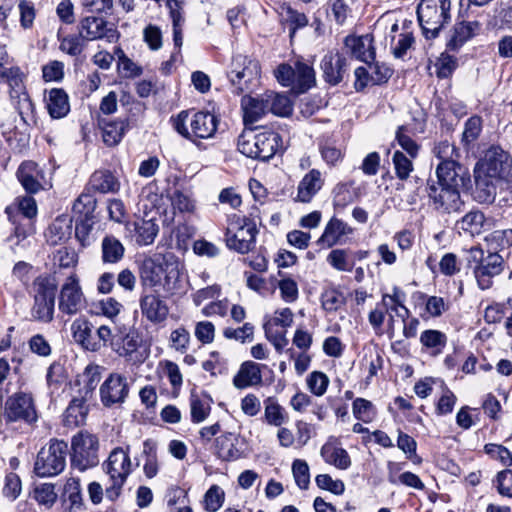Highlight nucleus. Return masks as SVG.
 Listing matches in <instances>:
<instances>
[{"label":"nucleus","mask_w":512,"mask_h":512,"mask_svg":"<svg viewBox=\"0 0 512 512\" xmlns=\"http://www.w3.org/2000/svg\"><path fill=\"white\" fill-rule=\"evenodd\" d=\"M348 60L345 55L337 52H328L321 60L320 68L326 83L331 86L340 84L348 76Z\"/></svg>","instance_id":"17"},{"label":"nucleus","mask_w":512,"mask_h":512,"mask_svg":"<svg viewBox=\"0 0 512 512\" xmlns=\"http://www.w3.org/2000/svg\"><path fill=\"white\" fill-rule=\"evenodd\" d=\"M481 172L494 178H504L509 174L511 159L509 154L499 147H492L485 155L484 161L479 166Z\"/></svg>","instance_id":"19"},{"label":"nucleus","mask_w":512,"mask_h":512,"mask_svg":"<svg viewBox=\"0 0 512 512\" xmlns=\"http://www.w3.org/2000/svg\"><path fill=\"white\" fill-rule=\"evenodd\" d=\"M135 241L138 245L146 246L154 242L159 226L153 219H139L134 222Z\"/></svg>","instance_id":"42"},{"label":"nucleus","mask_w":512,"mask_h":512,"mask_svg":"<svg viewBox=\"0 0 512 512\" xmlns=\"http://www.w3.org/2000/svg\"><path fill=\"white\" fill-rule=\"evenodd\" d=\"M12 100L23 123L26 125L35 124V105L27 91L15 94V98Z\"/></svg>","instance_id":"48"},{"label":"nucleus","mask_w":512,"mask_h":512,"mask_svg":"<svg viewBox=\"0 0 512 512\" xmlns=\"http://www.w3.org/2000/svg\"><path fill=\"white\" fill-rule=\"evenodd\" d=\"M460 191V189L435 184L433 178L426 180V186L424 188L429 206L441 215H449L463 211L465 203L461 198Z\"/></svg>","instance_id":"9"},{"label":"nucleus","mask_w":512,"mask_h":512,"mask_svg":"<svg viewBox=\"0 0 512 512\" xmlns=\"http://www.w3.org/2000/svg\"><path fill=\"white\" fill-rule=\"evenodd\" d=\"M292 472L297 486L302 489H308L310 483L309 467L306 461L296 459L292 463Z\"/></svg>","instance_id":"60"},{"label":"nucleus","mask_w":512,"mask_h":512,"mask_svg":"<svg viewBox=\"0 0 512 512\" xmlns=\"http://www.w3.org/2000/svg\"><path fill=\"white\" fill-rule=\"evenodd\" d=\"M83 376L85 377V384L83 389L80 390V393L83 392L82 397L87 399V397L94 392L101 380L100 366L88 365L84 370Z\"/></svg>","instance_id":"54"},{"label":"nucleus","mask_w":512,"mask_h":512,"mask_svg":"<svg viewBox=\"0 0 512 512\" xmlns=\"http://www.w3.org/2000/svg\"><path fill=\"white\" fill-rule=\"evenodd\" d=\"M139 305L143 317L153 324L164 322L169 315V306L158 290H143Z\"/></svg>","instance_id":"15"},{"label":"nucleus","mask_w":512,"mask_h":512,"mask_svg":"<svg viewBox=\"0 0 512 512\" xmlns=\"http://www.w3.org/2000/svg\"><path fill=\"white\" fill-rule=\"evenodd\" d=\"M265 97H267L268 102V113L280 117H288L292 114L293 103L287 95L267 90Z\"/></svg>","instance_id":"40"},{"label":"nucleus","mask_w":512,"mask_h":512,"mask_svg":"<svg viewBox=\"0 0 512 512\" xmlns=\"http://www.w3.org/2000/svg\"><path fill=\"white\" fill-rule=\"evenodd\" d=\"M16 174L27 193L35 194L42 189L41 181L44 179V171L36 162L31 160L22 162Z\"/></svg>","instance_id":"22"},{"label":"nucleus","mask_w":512,"mask_h":512,"mask_svg":"<svg viewBox=\"0 0 512 512\" xmlns=\"http://www.w3.org/2000/svg\"><path fill=\"white\" fill-rule=\"evenodd\" d=\"M242 445L243 440L239 435L226 432L216 437L214 441V454L225 462L236 461L243 456Z\"/></svg>","instance_id":"21"},{"label":"nucleus","mask_w":512,"mask_h":512,"mask_svg":"<svg viewBox=\"0 0 512 512\" xmlns=\"http://www.w3.org/2000/svg\"><path fill=\"white\" fill-rule=\"evenodd\" d=\"M37 212V203L32 196L17 197L12 204L8 205L5 208V214L13 225L8 241L16 238V245H19L27 237L33 235Z\"/></svg>","instance_id":"5"},{"label":"nucleus","mask_w":512,"mask_h":512,"mask_svg":"<svg viewBox=\"0 0 512 512\" xmlns=\"http://www.w3.org/2000/svg\"><path fill=\"white\" fill-rule=\"evenodd\" d=\"M396 176L400 180H406L413 170L412 161L401 151H395L392 157Z\"/></svg>","instance_id":"59"},{"label":"nucleus","mask_w":512,"mask_h":512,"mask_svg":"<svg viewBox=\"0 0 512 512\" xmlns=\"http://www.w3.org/2000/svg\"><path fill=\"white\" fill-rule=\"evenodd\" d=\"M493 178L494 177L481 172L479 163H477L474 169L475 190L473 192V197L477 202L488 204L494 201L496 186L493 183Z\"/></svg>","instance_id":"28"},{"label":"nucleus","mask_w":512,"mask_h":512,"mask_svg":"<svg viewBox=\"0 0 512 512\" xmlns=\"http://www.w3.org/2000/svg\"><path fill=\"white\" fill-rule=\"evenodd\" d=\"M68 444L64 440L51 439L48 447H43L37 454L34 472L39 477H52L60 474L66 465Z\"/></svg>","instance_id":"8"},{"label":"nucleus","mask_w":512,"mask_h":512,"mask_svg":"<svg viewBox=\"0 0 512 512\" xmlns=\"http://www.w3.org/2000/svg\"><path fill=\"white\" fill-rule=\"evenodd\" d=\"M408 128L405 125H401L396 131V140L403 150L411 158H415L418 155L419 145L407 134Z\"/></svg>","instance_id":"57"},{"label":"nucleus","mask_w":512,"mask_h":512,"mask_svg":"<svg viewBox=\"0 0 512 512\" xmlns=\"http://www.w3.org/2000/svg\"><path fill=\"white\" fill-rule=\"evenodd\" d=\"M353 233V229L341 219L332 217L326 224L324 232L317 240V245L322 248H331L341 243L344 235Z\"/></svg>","instance_id":"26"},{"label":"nucleus","mask_w":512,"mask_h":512,"mask_svg":"<svg viewBox=\"0 0 512 512\" xmlns=\"http://www.w3.org/2000/svg\"><path fill=\"white\" fill-rule=\"evenodd\" d=\"M23 80L24 74L18 66L5 68L0 63V81L9 85L11 99L15 98V94L26 91Z\"/></svg>","instance_id":"46"},{"label":"nucleus","mask_w":512,"mask_h":512,"mask_svg":"<svg viewBox=\"0 0 512 512\" xmlns=\"http://www.w3.org/2000/svg\"><path fill=\"white\" fill-rule=\"evenodd\" d=\"M71 330L75 342L84 349L98 351L101 348V344H99V341H97L96 336L93 334L94 326L87 319L79 318L74 320Z\"/></svg>","instance_id":"25"},{"label":"nucleus","mask_w":512,"mask_h":512,"mask_svg":"<svg viewBox=\"0 0 512 512\" xmlns=\"http://www.w3.org/2000/svg\"><path fill=\"white\" fill-rule=\"evenodd\" d=\"M481 25L478 21H460L453 26L451 38L446 47L450 51H458L467 41L472 39L479 31Z\"/></svg>","instance_id":"29"},{"label":"nucleus","mask_w":512,"mask_h":512,"mask_svg":"<svg viewBox=\"0 0 512 512\" xmlns=\"http://www.w3.org/2000/svg\"><path fill=\"white\" fill-rule=\"evenodd\" d=\"M257 234L253 219L234 216L225 231L226 246L239 254H247L255 248Z\"/></svg>","instance_id":"7"},{"label":"nucleus","mask_w":512,"mask_h":512,"mask_svg":"<svg viewBox=\"0 0 512 512\" xmlns=\"http://www.w3.org/2000/svg\"><path fill=\"white\" fill-rule=\"evenodd\" d=\"M128 394L127 378L118 373H111L100 386V399L105 407L125 402Z\"/></svg>","instance_id":"16"},{"label":"nucleus","mask_w":512,"mask_h":512,"mask_svg":"<svg viewBox=\"0 0 512 512\" xmlns=\"http://www.w3.org/2000/svg\"><path fill=\"white\" fill-rule=\"evenodd\" d=\"M170 121L179 135L195 144L200 143V139L213 137L218 125L217 116L209 111L182 110Z\"/></svg>","instance_id":"3"},{"label":"nucleus","mask_w":512,"mask_h":512,"mask_svg":"<svg viewBox=\"0 0 512 512\" xmlns=\"http://www.w3.org/2000/svg\"><path fill=\"white\" fill-rule=\"evenodd\" d=\"M125 255L122 242L112 234H107L101 241V261L103 264H117Z\"/></svg>","instance_id":"35"},{"label":"nucleus","mask_w":512,"mask_h":512,"mask_svg":"<svg viewBox=\"0 0 512 512\" xmlns=\"http://www.w3.org/2000/svg\"><path fill=\"white\" fill-rule=\"evenodd\" d=\"M267 97L265 92L257 97L244 96L241 100V106L244 110V123L253 124L268 113Z\"/></svg>","instance_id":"30"},{"label":"nucleus","mask_w":512,"mask_h":512,"mask_svg":"<svg viewBox=\"0 0 512 512\" xmlns=\"http://www.w3.org/2000/svg\"><path fill=\"white\" fill-rule=\"evenodd\" d=\"M368 65L372 69V85L386 84L393 75V69L384 63L369 61Z\"/></svg>","instance_id":"63"},{"label":"nucleus","mask_w":512,"mask_h":512,"mask_svg":"<svg viewBox=\"0 0 512 512\" xmlns=\"http://www.w3.org/2000/svg\"><path fill=\"white\" fill-rule=\"evenodd\" d=\"M139 278L143 290L162 286L164 291L173 294L180 287L179 262L173 254L145 258L139 267Z\"/></svg>","instance_id":"1"},{"label":"nucleus","mask_w":512,"mask_h":512,"mask_svg":"<svg viewBox=\"0 0 512 512\" xmlns=\"http://www.w3.org/2000/svg\"><path fill=\"white\" fill-rule=\"evenodd\" d=\"M237 147L246 157L260 161H268L284 150L283 140L279 133L262 128L244 130L238 137Z\"/></svg>","instance_id":"2"},{"label":"nucleus","mask_w":512,"mask_h":512,"mask_svg":"<svg viewBox=\"0 0 512 512\" xmlns=\"http://www.w3.org/2000/svg\"><path fill=\"white\" fill-rule=\"evenodd\" d=\"M89 189L102 194L116 193L120 189V182L110 170H98L90 177Z\"/></svg>","instance_id":"36"},{"label":"nucleus","mask_w":512,"mask_h":512,"mask_svg":"<svg viewBox=\"0 0 512 512\" xmlns=\"http://www.w3.org/2000/svg\"><path fill=\"white\" fill-rule=\"evenodd\" d=\"M102 467L110 479L123 478V480H127L132 472L129 446L126 449L122 447L114 448L109 454L108 459L102 464Z\"/></svg>","instance_id":"18"},{"label":"nucleus","mask_w":512,"mask_h":512,"mask_svg":"<svg viewBox=\"0 0 512 512\" xmlns=\"http://www.w3.org/2000/svg\"><path fill=\"white\" fill-rule=\"evenodd\" d=\"M295 83L293 84V93L303 94L315 86V71L311 65L297 60L294 63Z\"/></svg>","instance_id":"34"},{"label":"nucleus","mask_w":512,"mask_h":512,"mask_svg":"<svg viewBox=\"0 0 512 512\" xmlns=\"http://www.w3.org/2000/svg\"><path fill=\"white\" fill-rule=\"evenodd\" d=\"M2 417L6 423H35L38 415L32 395L25 392H16L9 396L3 405Z\"/></svg>","instance_id":"11"},{"label":"nucleus","mask_w":512,"mask_h":512,"mask_svg":"<svg viewBox=\"0 0 512 512\" xmlns=\"http://www.w3.org/2000/svg\"><path fill=\"white\" fill-rule=\"evenodd\" d=\"M353 415L357 420L369 422L374 415V407L371 401L364 398H356L353 401Z\"/></svg>","instance_id":"64"},{"label":"nucleus","mask_w":512,"mask_h":512,"mask_svg":"<svg viewBox=\"0 0 512 512\" xmlns=\"http://www.w3.org/2000/svg\"><path fill=\"white\" fill-rule=\"evenodd\" d=\"M320 453L326 463L338 469L346 470L351 466L348 452L344 448L334 447L330 442L322 446Z\"/></svg>","instance_id":"39"},{"label":"nucleus","mask_w":512,"mask_h":512,"mask_svg":"<svg viewBox=\"0 0 512 512\" xmlns=\"http://www.w3.org/2000/svg\"><path fill=\"white\" fill-rule=\"evenodd\" d=\"M420 343L422 347L432 356L441 354L447 344V336L445 333L435 329H427L420 335Z\"/></svg>","instance_id":"43"},{"label":"nucleus","mask_w":512,"mask_h":512,"mask_svg":"<svg viewBox=\"0 0 512 512\" xmlns=\"http://www.w3.org/2000/svg\"><path fill=\"white\" fill-rule=\"evenodd\" d=\"M324 184L321 172L317 169L310 170L300 181L297 191V200L303 203L311 201L313 196Z\"/></svg>","instance_id":"33"},{"label":"nucleus","mask_w":512,"mask_h":512,"mask_svg":"<svg viewBox=\"0 0 512 512\" xmlns=\"http://www.w3.org/2000/svg\"><path fill=\"white\" fill-rule=\"evenodd\" d=\"M355 195L348 183H338L333 189V205L335 209H344L354 202Z\"/></svg>","instance_id":"52"},{"label":"nucleus","mask_w":512,"mask_h":512,"mask_svg":"<svg viewBox=\"0 0 512 512\" xmlns=\"http://www.w3.org/2000/svg\"><path fill=\"white\" fill-rule=\"evenodd\" d=\"M99 440L96 435L80 431L71 440V466L79 471L95 467L99 463Z\"/></svg>","instance_id":"10"},{"label":"nucleus","mask_w":512,"mask_h":512,"mask_svg":"<svg viewBox=\"0 0 512 512\" xmlns=\"http://www.w3.org/2000/svg\"><path fill=\"white\" fill-rule=\"evenodd\" d=\"M141 344V336L135 328H129L127 333H114L110 347L120 357H125L129 360L132 355L137 352Z\"/></svg>","instance_id":"24"},{"label":"nucleus","mask_w":512,"mask_h":512,"mask_svg":"<svg viewBox=\"0 0 512 512\" xmlns=\"http://www.w3.org/2000/svg\"><path fill=\"white\" fill-rule=\"evenodd\" d=\"M482 130V120L479 116L468 118L464 124L462 133V143L466 146L474 142L480 135Z\"/></svg>","instance_id":"55"},{"label":"nucleus","mask_w":512,"mask_h":512,"mask_svg":"<svg viewBox=\"0 0 512 512\" xmlns=\"http://www.w3.org/2000/svg\"><path fill=\"white\" fill-rule=\"evenodd\" d=\"M435 184L456 188L460 190H469L471 188V176L467 167L454 161L439 162L436 167Z\"/></svg>","instance_id":"13"},{"label":"nucleus","mask_w":512,"mask_h":512,"mask_svg":"<svg viewBox=\"0 0 512 512\" xmlns=\"http://www.w3.org/2000/svg\"><path fill=\"white\" fill-rule=\"evenodd\" d=\"M321 303L324 310L334 312L344 305L345 298L338 290L328 289L322 293Z\"/></svg>","instance_id":"61"},{"label":"nucleus","mask_w":512,"mask_h":512,"mask_svg":"<svg viewBox=\"0 0 512 512\" xmlns=\"http://www.w3.org/2000/svg\"><path fill=\"white\" fill-rule=\"evenodd\" d=\"M86 398H73L64 413V425L68 427H77L85 423L88 409L85 406Z\"/></svg>","instance_id":"38"},{"label":"nucleus","mask_w":512,"mask_h":512,"mask_svg":"<svg viewBox=\"0 0 512 512\" xmlns=\"http://www.w3.org/2000/svg\"><path fill=\"white\" fill-rule=\"evenodd\" d=\"M32 497L39 505L51 508L56 503L58 495L54 484L41 483L34 487Z\"/></svg>","instance_id":"50"},{"label":"nucleus","mask_w":512,"mask_h":512,"mask_svg":"<svg viewBox=\"0 0 512 512\" xmlns=\"http://www.w3.org/2000/svg\"><path fill=\"white\" fill-rule=\"evenodd\" d=\"M264 421L271 426L281 427L288 422V413L274 397L264 401Z\"/></svg>","instance_id":"45"},{"label":"nucleus","mask_w":512,"mask_h":512,"mask_svg":"<svg viewBox=\"0 0 512 512\" xmlns=\"http://www.w3.org/2000/svg\"><path fill=\"white\" fill-rule=\"evenodd\" d=\"M329 385V378L320 371H313L307 377V386L310 392L316 396H322Z\"/></svg>","instance_id":"58"},{"label":"nucleus","mask_w":512,"mask_h":512,"mask_svg":"<svg viewBox=\"0 0 512 512\" xmlns=\"http://www.w3.org/2000/svg\"><path fill=\"white\" fill-rule=\"evenodd\" d=\"M57 39L60 43L59 49L73 57H77L82 54L87 45V39L84 34L78 32V34H69L67 36H61L60 30L57 33Z\"/></svg>","instance_id":"44"},{"label":"nucleus","mask_w":512,"mask_h":512,"mask_svg":"<svg viewBox=\"0 0 512 512\" xmlns=\"http://www.w3.org/2000/svg\"><path fill=\"white\" fill-rule=\"evenodd\" d=\"M225 500V493L218 485H212L204 495V509L208 512L219 510Z\"/></svg>","instance_id":"53"},{"label":"nucleus","mask_w":512,"mask_h":512,"mask_svg":"<svg viewBox=\"0 0 512 512\" xmlns=\"http://www.w3.org/2000/svg\"><path fill=\"white\" fill-rule=\"evenodd\" d=\"M344 45L352 57L367 64H369V61H375L376 52L373 46L372 35H348L344 40Z\"/></svg>","instance_id":"23"},{"label":"nucleus","mask_w":512,"mask_h":512,"mask_svg":"<svg viewBox=\"0 0 512 512\" xmlns=\"http://www.w3.org/2000/svg\"><path fill=\"white\" fill-rule=\"evenodd\" d=\"M97 206L96 198L90 192H83L75 200L72 211L75 218H91L96 220L95 210Z\"/></svg>","instance_id":"47"},{"label":"nucleus","mask_w":512,"mask_h":512,"mask_svg":"<svg viewBox=\"0 0 512 512\" xmlns=\"http://www.w3.org/2000/svg\"><path fill=\"white\" fill-rule=\"evenodd\" d=\"M473 261L478 264L474 268V274L480 289L486 290L492 286V278L503 270V258L497 253H489L483 258V250L472 248L470 250Z\"/></svg>","instance_id":"12"},{"label":"nucleus","mask_w":512,"mask_h":512,"mask_svg":"<svg viewBox=\"0 0 512 512\" xmlns=\"http://www.w3.org/2000/svg\"><path fill=\"white\" fill-rule=\"evenodd\" d=\"M58 281L54 274L41 273L34 278L29 294L33 298L31 316L34 320L50 323L54 319Z\"/></svg>","instance_id":"4"},{"label":"nucleus","mask_w":512,"mask_h":512,"mask_svg":"<svg viewBox=\"0 0 512 512\" xmlns=\"http://www.w3.org/2000/svg\"><path fill=\"white\" fill-rule=\"evenodd\" d=\"M261 75V66L259 62L252 63L246 70L237 71V73L227 74L229 82L231 83L233 90L232 93L240 95L247 91L250 87V83L256 80Z\"/></svg>","instance_id":"31"},{"label":"nucleus","mask_w":512,"mask_h":512,"mask_svg":"<svg viewBox=\"0 0 512 512\" xmlns=\"http://www.w3.org/2000/svg\"><path fill=\"white\" fill-rule=\"evenodd\" d=\"M84 295L76 274L70 275L60 289L58 308L65 315L77 314L83 306Z\"/></svg>","instance_id":"14"},{"label":"nucleus","mask_w":512,"mask_h":512,"mask_svg":"<svg viewBox=\"0 0 512 512\" xmlns=\"http://www.w3.org/2000/svg\"><path fill=\"white\" fill-rule=\"evenodd\" d=\"M47 108L54 119L63 118L70 111L68 95L62 88H53L49 91Z\"/></svg>","instance_id":"37"},{"label":"nucleus","mask_w":512,"mask_h":512,"mask_svg":"<svg viewBox=\"0 0 512 512\" xmlns=\"http://www.w3.org/2000/svg\"><path fill=\"white\" fill-rule=\"evenodd\" d=\"M450 0H422L417 7V18L427 40L438 37L450 20Z\"/></svg>","instance_id":"6"},{"label":"nucleus","mask_w":512,"mask_h":512,"mask_svg":"<svg viewBox=\"0 0 512 512\" xmlns=\"http://www.w3.org/2000/svg\"><path fill=\"white\" fill-rule=\"evenodd\" d=\"M61 499L63 502H66V500L70 502V509L74 507L80 508L82 505V494L79 479L69 478L67 480Z\"/></svg>","instance_id":"51"},{"label":"nucleus","mask_w":512,"mask_h":512,"mask_svg":"<svg viewBox=\"0 0 512 512\" xmlns=\"http://www.w3.org/2000/svg\"><path fill=\"white\" fill-rule=\"evenodd\" d=\"M262 382L260 365L253 361H245L233 378V385L238 389L258 385Z\"/></svg>","instance_id":"32"},{"label":"nucleus","mask_w":512,"mask_h":512,"mask_svg":"<svg viewBox=\"0 0 512 512\" xmlns=\"http://www.w3.org/2000/svg\"><path fill=\"white\" fill-rule=\"evenodd\" d=\"M457 59L447 53H442L435 63L436 76L439 79L449 78L457 68Z\"/></svg>","instance_id":"56"},{"label":"nucleus","mask_w":512,"mask_h":512,"mask_svg":"<svg viewBox=\"0 0 512 512\" xmlns=\"http://www.w3.org/2000/svg\"><path fill=\"white\" fill-rule=\"evenodd\" d=\"M98 126L102 130L103 142L113 147L118 145L129 128V119H117L109 121L104 118L98 119Z\"/></svg>","instance_id":"27"},{"label":"nucleus","mask_w":512,"mask_h":512,"mask_svg":"<svg viewBox=\"0 0 512 512\" xmlns=\"http://www.w3.org/2000/svg\"><path fill=\"white\" fill-rule=\"evenodd\" d=\"M72 232V219L58 216L48 228V242L51 245H58L68 240Z\"/></svg>","instance_id":"41"},{"label":"nucleus","mask_w":512,"mask_h":512,"mask_svg":"<svg viewBox=\"0 0 512 512\" xmlns=\"http://www.w3.org/2000/svg\"><path fill=\"white\" fill-rule=\"evenodd\" d=\"M191 407V421L193 423L203 422L210 413L211 407L209 404H205L197 395L194 393L190 397Z\"/></svg>","instance_id":"62"},{"label":"nucleus","mask_w":512,"mask_h":512,"mask_svg":"<svg viewBox=\"0 0 512 512\" xmlns=\"http://www.w3.org/2000/svg\"><path fill=\"white\" fill-rule=\"evenodd\" d=\"M485 223V216L479 210H472L464 215L461 220L457 222L458 226L465 232L471 235L480 234L482 227Z\"/></svg>","instance_id":"49"},{"label":"nucleus","mask_w":512,"mask_h":512,"mask_svg":"<svg viewBox=\"0 0 512 512\" xmlns=\"http://www.w3.org/2000/svg\"><path fill=\"white\" fill-rule=\"evenodd\" d=\"M107 24L103 16H85L80 21L78 30L88 41L102 38L112 41L117 37V31L112 27L108 28Z\"/></svg>","instance_id":"20"}]
</instances>
